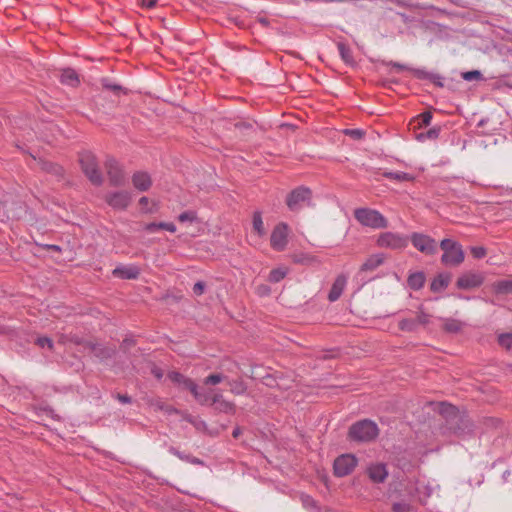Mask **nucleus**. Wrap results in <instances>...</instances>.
Wrapping results in <instances>:
<instances>
[{
	"mask_svg": "<svg viewBox=\"0 0 512 512\" xmlns=\"http://www.w3.org/2000/svg\"><path fill=\"white\" fill-rule=\"evenodd\" d=\"M338 50L340 52L341 58L347 64H353L354 60L352 57V52L349 47H347L344 43H338Z\"/></svg>",
	"mask_w": 512,
	"mask_h": 512,
	"instance_id": "473e14b6",
	"label": "nucleus"
},
{
	"mask_svg": "<svg viewBox=\"0 0 512 512\" xmlns=\"http://www.w3.org/2000/svg\"><path fill=\"white\" fill-rule=\"evenodd\" d=\"M432 114L429 111L423 112L419 116H417L416 119H414V122L417 123L415 128H420L422 126H428L431 122Z\"/></svg>",
	"mask_w": 512,
	"mask_h": 512,
	"instance_id": "f704fd0d",
	"label": "nucleus"
},
{
	"mask_svg": "<svg viewBox=\"0 0 512 512\" xmlns=\"http://www.w3.org/2000/svg\"><path fill=\"white\" fill-rule=\"evenodd\" d=\"M39 165H40V168L43 171H45V172H47V173H49V174H51V175H53V176H55V177H57L59 179L62 178L63 175H64L63 167L60 166L57 163L40 159L39 160Z\"/></svg>",
	"mask_w": 512,
	"mask_h": 512,
	"instance_id": "4be33fe9",
	"label": "nucleus"
},
{
	"mask_svg": "<svg viewBox=\"0 0 512 512\" xmlns=\"http://www.w3.org/2000/svg\"><path fill=\"white\" fill-rule=\"evenodd\" d=\"M205 284L201 281L197 282L193 286V292L196 295H201L204 292Z\"/></svg>",
	"mask_w": 512,
	"mask_h": 512,
	"instance_id": "3c124183",
	"label": "nucleus"
},
{
	"mask_svg": "<svg viewBox=\"0 0 512 512\" xmlns=\"http://www.w3.org/2000/svg\"><path fill=\"white\" fill-rule=\"evenodd\" d=\"M294 261L296 263L307 264V265L317 262V260L313 256H310V255L296 256L294 258Z\"/></svg>",
	"mask_w": 512,
	"mask_h": 512,
	"instance_id": "c03bdc74",
	"label": "nucleus"
},
{
	"mask_svg": "<svg viewBox=\"0 0 512 512\" xmlns=\"http://www.w3.org/2000/svg\"><path fill=\"white\" fill-rule=\"evenodd\" d=\"M354 217L361 225L373 229H381L388 226L387 219L377 210L358 208L354 211Z\"/></svg>",
	"mask_w": 512,
	"mask_h": 512,
	"instance_id": "20e7f679",
	"label": "nucleus"
},
{
	"mask_svg": "<svg viewBox=\"0 0 512 512\" xmlns=\"http://www.w3.org/2000/svg\"><path fill=\"white\" fill-rule=\"evenodd\" d=\"M383 176L388 179L396 180L399 182H403V181L412 182L415 180V177L413 175H411L409 173H405V172H384Z\"/></svg>",
	"mask_w": 512,
	"mask_h": 512,
	"instance_id": "c85d7f7f",
	"label": "nucleus"
},
{
	"mask_svg": "<svg viewBox=\"0 0 512 512\" xmlns=\"http://www.w3.org/2000/svg\"><path fill=\"white\" fill-rule=\"evenodd\" d=\"M442 322V329L446 333L457 334L465 327V323L463 321L454 318H444L442 319Z\"/></svg>",
	"mask_w": 512,
	"mask_h": 512,
	"instance_id": "412c9836",
	"label": "nucleus"
},
{
	"mask_svg": "<svg viewBox=\"0 0 512 512\" xmlns=\"http://www.w3.org/2000/svg\"><path fill=\"white\" fill-rule=\"evenodd\" d=\"M343 132L354 139H361L364 136V131L360 129H345Z\"/></svg>",
	"mask_w": 512,
	"mask_h": 512,
	"instance_id": "a18cd8bd",
	"label": "nucleus"
},
{
	"mask_svg": "<svg viewBox=\"0 0 512 512\" xmlns=\"http://www.w3.org/2000/svg\"><path fill=\"white\" fill-rule=\"evenodd\" d=\"M488 421L491 423V425L493 426H498L499 424H501V421L499 419H488Z\"/></svg>",
	"mask_w": 512,
	"mask_h": 512,
	"instance_id": "0e129e2a",
	"label": "nucleus"
},
{
	"mask_svg": "<svg viewBox=\"0 0 512 512\" xmlns=\"http://www.w3.org/2000/svg\"><path fill=\"white\" fill-rule=\"evenodd\" d=\"M439 413L444 417L448 429L455 435L464 436L474 432V423L465 413L448 403L438 404Z\"/></svg>",
	"mask_w": 512,
	"mask_h": 512,
	"instance_id": "f257e3e1",
	"label": "nucleus"
},
{
	"mask_svg": "<svg viewBox=\"0 0 512 512\" xmlns=\"http://www.w3.org/2000/svg\"><path fill=\"white\" fill-rule=\"evenodd\" d=\"M85 348L94 353V355L101 359H109L115 354V348L111 346H104L99 343L86 342Z\"/></svg>",
	"mask_w": 512,
	"mask_h": 512,
	"instance_id": "dca6fc26",
	"label": "nucleus"
},
{
	"mask_svg": "<svg viewBox=\"0 0 512 512\" xmlns=\"http://www.w3.org/2000/svg\"><path fill=\"white\" fill-rule=\"evenodd\" d=\"M105 201L114 209L124 210L131 202V195L127 191L112 192L105 196Z\"/></svg>",
	"mask_w": 512,
	"mask_h": 512,
	"instance_id": "f8f14e48",
	"label": "nucleus"
},
{
	"mask_svg": "<svg viewBox=\"0 0 512 512\" xmlns=\"http://www.w3.org/2000/svg\"><path fill=\"white\" fill-rule=\"evenodd\" d=\"M413 72L415 73V75H417L418 77H426V73L424 71H421V70H413Z\"/></svg>",
	"mask_w": 512,
	"mask_h": 512,
	"instance_id": "69168bd1",
	"label": "nucleus"
},
{
	"mask_svg": "<svg viewBox=\"0 0 512 512\" xmlns=\"http://www.w3.org/2000/svg\"><path fill=\"white\" fill-rule=\"evenodd\" d=\"M61 82L66 85L75 87L79 84V78H78L77 73L74 70L66 69L62 72Z\"/></svg>",
	"mask_w": 512,
	"mask_h": 512,
	"instance_id": "bb28decb",
	"label": "nucleus"
},
{
	"mask_svg": "<svg viewBox=\"0 0 512 512\" xmlns=\"http://www.w3.org/2000/svg\"><path fill=\"white\" fill-rule=\"evenodd\" d=\"M416 320V324H421V325H427L430 321V315L425 313L422 308L420 307L419 308V311L417 313V317L415 318Z\"/></svg>",
	"mask_w": 512,
	"mask_h": 512,
	"instance_id": "79ce46f5",
	"label": "nucleus"
},
{
	"mask_svg": "<svg viewBox=\"0 0 512 512\" xmlns=\"http://www.w3.org/2000/svg\"><path fill=\"white\" fill-rule=\"evenodd\" d=\"M226 380V376L221 373L210 374L204 379L205 385H217L220 382Z\"/></svg>",
	"mask_w": 512,
	"mask_h": 512,
	"instance_id": "4c0bfd02",
	"label": "nucleus"
},
{
	"mask_svg": "<svg viewBox=\"0 0 512 512\" xmlns=\"http://www.w3.org/2000/svg\"><path fill=\"white\" fill-rule=\"evenodd\" d=\"M149 199L147 197H141L139 200V205L144 212H151V209L148 208Z\"/></svg>",
	"mask_w": 512,
	"mask_h": 512,
	"instance_id": "603ef678",
	"label": "nucleus"
},
{
	"mask_svg": "<svg viewBox=\"0 0 512 512\" xmlns=\"http://www.w3.org/2000/svg\"><path fill=\"white\" fill-rule=\"evenodd\" d=\"M384 261V257L382 254L371 255L367 260L362 264L360 270L361 271H373L377 267H379Z\"/></svg>",
	"mask_w": 512,
	"mask_h": 512,
	"instance_id": "393cba45",
	"label": "nucleus"
},
{
	"mask_svg": "<svg viewBox=\"0 0 512 512\" xmlns=\"http://www.w3.org/2000/svg\"><path fill=\"white\" fill-rule=\"evenodd\" d=\"M113 275L121 279H136L140 274V269L137 266H120L113 270Z\"/></svg>",
	"mask_w": 512,
	"mask_h": 512,
	"instance_id": "f3484780",
	"label": "nucleus"
},
{
	"mask_svg": "<svg viewBox=\"0 0 512 512\" xmlns=\"http://www.w3.org/2000/svg\"><path fill=\"white\" fill-rule=\"evenodd\" d=\"M263 383L268 387H274L276 385V379L272 375H266L263 377Z\"/></svg>",
	"mask_w": 512,
	"mask_h": 512,
	"instance_id": "8fccbe9b",
	"label": "nucleus"
},
{
	"mask_svg": "<svg viewBox=\"0 0 512 512\" xmlns=\"http://www.w3.org/2000/svg\"><path fill=\"white\" fill-rule=\"evenodd\" d=\"M116 397H117V399H118L121 403H123V404H129V403H131V401H132V400H131V397H129V396H128V395H126V394H117V396H116Z\"/></svg>",
	"mask_w": 512,
	"mask_h": 512,
	"instance_id": "5fc2aeb1",
	"label": "nucleus"
},
{
	"mask_svg": "<svg viewBox=\"0 0 512 512\" xmlns=\"http://www.w3.org/2000/svg\"><path fill=\"white\" fill-rule=\"evenodd\" d=\"M146 403L154 411H163L167 414L178 413V410L176 408L166 404L160 398H147Z\"/></svg>",
	"mask_w": 512,
	"mask_h": 512,
	"instance_id": "aec40b11",
	"label": "nucleus"
},
{
	"mask_svg": "<svg viewBox=\"0 0 512 512\" xmlns=\"http://www.w3.org/2000/svg\"><path fill=\"white\" fill-rule=\"evenodd\" d=\"M157 0H142V6L152 8L156 5Z\"/></svg>",
	"mask_w": 512,
	"mask_h": 512,
	"instance_id": "bf43d9fd",
	"label": "nucleus"
},
{
	"mask_svg": "<svg viewBox=\"0 0 512 512\" xmlns=\"http://www.w3.org/2000/svg\"><path fill=\"white\" fill-rule=\"evenodd\" d=\"M160 225H164V222H159V223L152 222V223L145 224L144 229L148 232L153 233V232H156L157 230L161 229Z\"/></svg>",
	"mask_w": 512,
	"mask_h": 512,
	"instance_id": "49530a36",
	"label": "nucleus"
},
{
	"mask_svg": "<svg viewBox=\"0 0 512 512\" xmlns=\"http://www.w3.org/2000/svg\"><path fill=\"white\" fill-rule=\"evenodd\" d=\"M35 344L41 348L47 347L49 350H53L54 344L51 338L49 337H38L35 341Z\"/></svg>",
	"mask_w": 512,
	"mask_h": 512,
	"instance_id": "a19ab883",
	"label": "nucleus"
},
{
	"mask_svg": "<svg viewBox=\"0 0 512 512\" xmlns=\"http://www.w3.org/2000/svg\"><path fill=\"white\" fill-rule=\"evenodd\" d=\"M498 343L501 347L511 350L512 349V333H504L498 336Z\"/></svg>",
	"mask_w": 512,
	"mask_h": 512,
	"instance_id": "e433bc0d",
	"label": "nucleus"
},
{
	"mask_svg": "<svg viewBox=\"0 0 512 512\" xmlns=\"http://www.w3.org/2000/svg\"><path fill=\"white\" fill-rule=\"evenodd\" d=\"M257 290H258V294L261 296L270 294V288L267 285H260Z\"/></svg>",
	"mask_w": 512,
	"mask_h": 512,
	"instance_id": "864d4df0",
	"label": "nucleus"
},
{
	"mask_svg": "<svg viewBox=\"0 0 512 512\" xmlns=\"http://www.w3.org/2000/svg\"><path fill=\"white\" fill-rule=\"evenodd\" d=\"M437 136H438V129H436V128H432V129H430V130L426 133V137H428V138H430V139H435V138H437ZM423 137H425V135H424V134H419V135L417 136V138H418V139H422Z\"/></svg>",
	"mask_w": 512,
	"mask_h": 512,
	"instance_id": "09e8293b",
	"label": "nucleus"
},
{
	"mask_svg": "<svg viewBox=\"0 0 512 512\" xmlns=\"http://www.w3.org/2000/svg\"><path fill=\"white\" fill-rule=\"evenodd\" d=\"M408 285L411 289L418 290L423 287L425 282V276L422 272H416L408 277Z\"/></svg>",
	"mask_w": 512,
	"mask_h": 512,
	"instance_id": "cd10ccee",
	"label": "nucleus"
},
{
	"mask_svg": "<svg viewBox=\"0 0 512 512\" xmlns=\"http://www.w3.org/2000/svg\"><path fill=\"white\" fill-rule=\"evenodd\" d=\"M493 293L496 295H508L512 293V280H499L491 285Z\"/></svg>",
	"mask_w": 512,
	"mask_h": 512,
	"instance_id": "b1692460",
	"label": "nucleus"
},
{
	"mask_svg": "<svg viewBox=\"0 0 512 512\" xmlns=\"http://www.w3.org/2000/svg\"><path fill=\"white\" fill-rule=\"evenodd\" d=\"M411 242L422 253L434 255L437 252L436 241L428 235L413 233L411 235Z\"/></svg>",
	"mask_w": 512,
	"mask_h": 512,
	"instance_id": "1a4fd4ad",
	"label": "nucleus"
},
{
	"mask_svg": "<svg viewBox=\"0 0 512 512\" xmlns=\"http://www.w3.org/2000/svg\"><path fill=\"white\" fill-rule=\"evenodd\" d=\"M286 274H287L286 270H283L280 268L273 269L269 274L268 280L270 282L277 283V282L281 281L282 279H284Z\"/></svg>",
	"mask_w": 512,
	"mask_h": 512,
	"instance_id": "58836bf2",
	"label": "nucleus"
},
{
	"mask_svg": "<svg viewBox=\"0 0 512 512\" xmlns=\"http://www.w3.org/2000/svg\"><path fill=\"white\" fill-rule=\"evenodd\" d=\"M388 64L391 65L392 67L398 69V70H409V68L406 65L400 64L398 62L391 61Z\"/></svg>",
	"mask_w": 512,
	"mask_h": 512,
	"instance_id": "13d9d810",
	"label": "nucleus"
},
{
	"mask_svg": "<svg viewBox=\"0 0 512 512\" xmlns=\"http://www.w3.org/2000/svg\"><path fill=\"white\" fill-rule=\"evenodd\" d=\"M481 77V73L477 70L465 72L463 74V78L467 81H471L473 79H479Z\"/></svg>",
	"mask_w": 512,
	"mask_h": 512,
	"instance_id": "de8ad7c7",
	"label": "nucleus"
},
{
	"mask_svg": "<svg viewBox=\"0 0 512 512\" xmlns=\"http://www.w3.org/2000/svg\"><path fill=\"white\" fill-rule=\"evenodd\" d=\"M200 395L205 398V401L196 400L201 405L215 406L219 402H221V400L225 399L222 393L215 392L213 390H211L210 392H201L200 391Z\"/></svg>",
	"mask_w": 512,
	"mask_h": 512,
	"instance_id": "5701e85b",
	"label": "nucleus"
},
{
	"mask_svg": "<svg viewBox=\"0 0 512 512\" xmlns=\"http://www.w3.org/2000/svg\"><path fill=\"white\" fill-rule=\"evenodd\" d=\"M168 378L175 384H178L184 389L189 390L194 396L195 400L205 401V398L200 395L198 385L190 378L185 377L179 372L172 371L168 373Z\"/></svg>",
	"mask_w": 512,
	"mask_h": 512,
	"instance_id": "9d476101",
	"label": "nucleus"
},
{
	"mask_svg": "<svg viewBox=\"0 0 512 512\" xmlns=\"http://www.w3.org/2000/svg\"><path fill=\"white\" fill-rule=\"evenodd\" d=\"M393 512H412L413 506L407 502H396L392 505Z\"/></svg>",
	"mask_w": 512,
	"mask_h": 512,
	"instance_id": "ea45409f",
	"label": "nucleus"
},
{
	"mask_svg": "<svg viewBox=\"0 0 512 512\" xmlns=\"http://www.w3.org/2000/svg\"><path fill=\"white\" fill-rule=\"evenodd\" d=\"M367 474L369 479L377 484L385 482L388 477L386 465L382 463L371 464L367 468Z\"/></svg>",
	"mask_w": 512,
	"mask_h": 512,
	"instance_id": "2eb2a0df",
	"label": "nucleus"
},
{
	"mask_svg": "<svg viewBox=\"0 0 512 512\" xmlns=\"http://www.w3.org/2000/svg\"><path fill=\"white\" fill-rule=\"evenodd\" d=\"M377 245L381 248L400 250L408 245V238L398 233L384 232L379 235Z\"/></svg>",
	"mask_w": 512,
	"mask_h": 512,
	"instance_id": "0eeeda50",
	"label": "nucleus"
},
{
	"mask_svg": "<svg viewBox=\"0 0 512 512\" xmlns=\"http://www.w3.org/2000/svg\"><path fill=\"white\" fill-rule=\"evenodd\" d=\"M230 392L235 395H242L246 392L247 387L242 379H235L228 382Z\"/></svg>",
	"mask_w": 512,
	"mask_h": 512,
	"instance_id": "7c9ffc66",
	"label": "nucleus"
},
{
	"mask_svg": "<svg viewBox=\"0 0 512 512\" xmlns=\"http://www.w3.org/2000/svg\"><path fill=\"white\" fill-rule=\"evenodd\" d=\"M379 434L378 426L375 422L364 419L354 423L348 431V439L355 442H371Z\"/></svg>",
	"mask_w": 512,
	"mask_h": 512,
	"instance_id": "f03ea898",
	"label": "nucleus"
},
{
	"mask_svg": "<svg viewBox=\"0 0 512 512\" xmlns=\"http://www.w3.org/2000/svg\"><path fill=\"white\" fill-rule=\"evenodd\" d=\"M440 248L444 252L441 257V262L444 265L459 266L464 261V251L458 242L448 238L443 239L440 242Z\"/></svg>",
	"mask_w": 512,
	"mask_h": 512,
	"instance_id": "7ed1b4c3",
	"label": "nucleus"
},
{
	"mask_svg": "<svg viewBox=\"0 0 512 512\" xmlns=\"http://www.w3.org/2000/svg\"><path fill=\"white\" fill-rule=\"evenodd\" d=\"M253 229L259 236H264L266 231L262 220L261 212L255 211L253 213Z\"/></svg>",
	"mask_w": 512,
	"mask_h": 512,
	"instance_id": "c756f323",
	"label": "nucleus"
},
{
	"mask_svg": "<svg viewBox=\"0 0 512 512\" xmlns=\"http://www.w3.org/2000/svg\"><path fill=\"white\" fill-rule=\"evenodd\" d=\"M151 373L157 378V379H161L163 377V371L157 367V366H153L152 369H151Z\"/></svg>",
	"mask_w": 512,
	"mask_h": 512,
	"instance_id": "4d7b16f0",
	"label": "nucleus"
},
{
	"mask_svg": "<svg viewBox=\"0 0 512 512\" xmlns=\"http://www.w3.org/2000/svg\"><path fill=\"white\" fill-rule=\"evenodd\" d=\"M399 328L402 331L413 332L417 328L416 320L415 319H410V318L402 319L399 322Z\"/></svg>",
	"mask_w": 512,
	"mask_h": 512,
	"instance_id": "c9c22d12",
	"label": "nucleus"
},
{
	"mask_svg": "<svg viewBox=\"0 0 512 512\" xmlns=\"http://www.w3.org/2000/svg\"><path fill=\"white\" fill-rule=\"evenodd\" d=\"M470 252L476 259L483 258L487 254V251L483 246H473L470 248Z\"/></svg>",
	"mask_w": 512,
	"mask_h": 512,
	"instance_id": "37998d69",
	"label": "nucleus"
},
{
	"mask_svg": "<svg viewBox=\"0 0 512 512\" xmlns=\"http://www.w3.org/2000/svg\"><path fill=\"white\" fill-rule=\"evenodd\" d=\"M259 22L263 25H267L268 24V21L266 18H259Z\"/></svg>",
	"mask_w": 512,
	"mask_h": 512,
	"instance_id": "774afa93",
	"label": "nucleus"
},
{
	"mask_svg": "<svg viewBox=\"0 0 512 512\" xmlns=\"http://www.w3.org/2000/svg\"><path fill=\"white\" fill-rule=\"evenodd\" d=\"M346 282L347 280L344 275L337 276L328 294L329 301L334 302L339 299L346 286Z\"/></svg>",
	"mask_w": 512,
	"mask_h": 512,
	"instance_id": "a211bd4d",
	"label": "nucleus"
},
{
	"mask_svg": "<svg viewBox=\"0 0 512 512\" xmlns=\"http://www.w3.org/2000/svg\"><path fill=\"white\" fill-rule=\"evenodd\" d=\"M215 410L221 413H234L235 412V404L226 399L221 400L217 405L214 406Z\"/></svg>",
	"mask_w": 512,
	"mask_h": 512,
	"instance_id": "2f4dec72",
	"label": "nucleus"
},
{
	"mask_svg": "<svg viewBox=\"0 0 512 512\" xmlns=\"http://www.w3.org/2000/svg\"><path fill=\"white\" fill-rule=\"evenodd\" d=\"M68 341H70V336L64 334L60 335L59 343L66 344Z\"/></svg>",
	"mask_w": 512,
	"mask_h": 512,
	"instance_id": "680f3d73",
	"label": "nucleus"
},
{
	"mask_svg": "<svg viewBox=\"0 0 512 512\" xmlns=\"http://www.w3.org/2000/svg\"><path fill=\"white\" fill-rule=\"evenodd\" d=\"M484 282V277L480 273L467 272L462 274L456 282L459 289H471L479 287Z\"/></svg>",
	"mask_w": 512,
	"mask_h": 512,
	"instance_id": "4468645a",
	"label": "nucleus"
},
{
	"mask_svg": "<svg viewBox=\"0 0 512 512\" xmlns=\"http://www.w3.org/2000/svg\"><path fill=\"white\" fill-rule=\"evenodd\" d=\"M312 191L305 186L293 189L286 197V204L291 211H299L304 205H310Z\"/></svg>",
	"mask_w": 512,
	"mask_h": 512,
	"instance_id": "423d86ee",
	"label": "nucleus"
},
{
	"mask_svg": "<svg viewBox=\"0 0 512 512\" xmlns=\"http://www.w3.org/2000/svg\"><path fill=\"white\" fill-rule=\"evenodd\" d=\"M357 465V458L352 454H343L334 461V474L338 477H344L353 472Z\"/></svg>",
	"mask_w": 512,
	"mask_h": 512,
	"instance_id": "6e6552de",
	"label": "nucleus"
},
{
	"mask_svg": "<svg viewBox=\"0 0 512 512\" xmlns=\"http://www.w3.org/2000/svg\"><path fill=\"white\" fill-rule=\"evenodd\" d=\"M178 220L181 223H185V222H189V223L200 222L199 218L197 216V213L195 211H192V210H187V211L182 212L178 216Z\"/></svg>",
	"mask_w": 512,
	"mask_h": 512,
	"instance_id": "72a5a7b5",
	"label": "nucleus"
},
{
	"mask_svg": "<svg viewBox=\"0 0 512 512\" xmlns=\"http://www.w3.org/2000/svg\"><path fill=\"white\" fill-rule=\"evenodd\" d=\"M79 162L82 171L90 182L94 185H101L103 182L102 174L99 170V166L96 157L91 152H83L79 156Z\"/></svg>",
	"mask_w": 512,
	"mask_h": 512,
	"instance_id": "39448f33",
	"label": "nucleus"
},
{
	"mask_svg": "<svg viewBox=\"0 0 512 512\" xmlns=\"http://www.w3.org/2000/svg\"><path fill=\"white\" fill-rule=\"evenodd\" d=\"M70 341L75 343V344H77V345H83L84 347H85V343L87 342V341H82L81 339H79L76 336H71L70 337Z\"/></svg>",
	"mask_w": 512,
	"mask_h": 512,
	"instance_id": "052dcab7",
	"label": "nucleus"
},
{
	"mask_svg": "<svg viewBox=\"0 0 512 512\" xmlns=\"http://www.w3.org/2000/svg\"><path fill=\"white\" fill-rule=\"evenodd\" d=\"M105 87H106L107 89H110V90H113V91L120 90V86H118V85L105 84Z\"/></svg>",
	"mask_w": 512,
	"mask_h": 512,
	"instance_id": "e2e57ef3",
	"label": "nucleus"
},
{
	"mask_svg": "<svg viewBox=\"0 0 512 512\" xmlns=\"http://www.w3.org/2000/svg\"><path fill=\"white\" fill-rule=\"evenodd\" d=\"M240 434H241V430H240V428H236V429H234V431H233V433H232V435H233V437H234V438H237Z\"/></svg>",
	"mask_w": 512,
	"mask_h": 512,
	"instance_id": "338daca9",
	"label": "nucleus"
},
{
	"mask_svg": "<svg viewBox=\"0 0 512 512\" xmlns=\"http://www.w3.org/2000/svg\"><path fill=\"white\" fill-rule=\"evenodd\" d=\"M288 226L285 223L277 224L270 237V243L273 249L282 251L287 245Z\"/></svg>",
	"mask_w": 512,
	"mask_h": 512,
	"instance_id": "9b49d317",
	"label": "nucleus"
},
{
	"mask_svg": "<svg viewBox=\"0 0 512 512\" xmlns=\"http://www.w3.org/2000/svg\"><path fill=\"white\" fill-rule=\"evenodd\" d=\"M449 282V275L440 274L432 281L430 288L433 292H440L448 286Z\"/></svg>",
	"mask_w": 512,
	"mask_h": 512,
	"instance_id": "a878e982",
	"label": "nucleus"
},
{
	"mask_svg": "<svg viewBox=\"0 0 512 512\" xmlns=\"http://www.w3.org/2000/svg\"><path fill=\"white\" fill-rule=\"evenodd\" d=\"M105 166L110 184L112 186H122L125 182V177L118 162L114 159H108Z\"/></svg>",
	"mask_w": 512,
	"mask_h": 512,
	"instance_id": "ddd939ff",
	"label": "nucleus"
},
{
	"mask_svg": "<svg viewBox=\"0 0 512 512\" xmlns=\"http://www.w3.org/2000/svg\"><path fill=\"white\" fill-rule=\"evenodd\" d=\"M162 230H167L171 233H174L176 231V226L173 223H166L164 222V225H160Z\"/></svg>",
	"mask_w": 512,
	"mask_h": 512,
	"instance_id": "6e6d98bb",
	"label": "nucleus"
},
{
	"mask_svg": "<svg viewBox=\"0 0 512 512\" xmlns=\"http://www.w3.org/2000/svg\"><path fill=\"white\" fill-rule=\"evenodd\" d=\"M132 182L134 187L139 191H147L152 185L151 178L146 172L134 173Z\"/></svg>",
	"mask_w": 512,
	"mask_h": 512,
	"instance_id": "6ab92c4d",
	"label": "nucleus"
}]
</instances>
